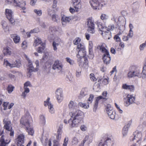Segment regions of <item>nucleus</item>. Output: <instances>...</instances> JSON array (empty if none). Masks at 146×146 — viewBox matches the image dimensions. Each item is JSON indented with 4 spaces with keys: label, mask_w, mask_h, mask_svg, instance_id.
Returning a JSON list of instances; mask_svg holds the SVG:
<instances>
[{
    "label": "nucleus",
    "mask_w": 146,
    "mask_h": 146,
    "mask_svg": "<svg viewBox=\"0 0 146 146\" xmlns=\"http://www.w3.org/2000/svg\"><path fill=\"white\" fill-rule=\"evenodd\" d=\"M70 115L71 117L68 120L70 127L71 128L78 127L83 118V113L80 110H77L75 111L70 112Z\"/></svg>",
    "instance_id": "f257e3e1"
},
{
    "label": "nucleus",
    "mask_w": 146,
    "mask_h": 146,
    "mask_svg": "<svg viewBox=\"0 0 146 146\" xmlns=\"http://www.w3.org/2000/svg\"><path fill=\"white\" fill-rule=\"evenodd\" d=\"M32 120L31 116L27 113L23 116L20 120V124L26 127V130L29 135H33L34 131L32 127L30 126V121Z\"/></svg>",
    "instance_id": "f03ea898"
},
{
    "label": "nucleus",
    "mask_w": 146,
    "mask_h": 146,
    "mask_svg": "<svg viewBox=\"0 0 146 146\" xmlns=\"http://www.w3.org/2000/svg\"><path fill=\"white\" fill-rule=\"evenodd\" d=\"M87 52L86 50H78L76 55L78 63L80 66L84 68L88 66V60L86 57Z\"/></svg>",
    "instance_id": "7ed1b4c3"
},
{
    "label": "nucleus",
    "mask_w": 146,
    "mask_h": 146,
    "mask_svg": "<svg viewBox=\"0 0 146 146\" xmlns=\"http://www.w3.org/2000/svg\"><path fill=\"white\" fill-rule=\"evenodd\" d=\"M96 23L97 25L99 30L102 32L101 35L103 36H106L109 39L111 34L110 31H113L115 29L114 25H110L108 26V27H107L103 26L102 23L99 21H96Z\"/></svg>",
    "instance_id": "20e7f679"
},
{
    "label": "nucleus",
    "mask_w": 146,
    "mask_h": 146,
    "mask_svg": "<svg viewBox=\"0 0 146 146\" xmlns=\"http://www.w3.org/2000/svg\"><path fill=\"white\" fill-rule=\"evenodd\" d=\"M143 75L142 72H141L139 68L135 66H132L130 68L127 75L129 78L137 76L139 78L142 77L143 78Z\"/></svg>",
    "instance_id": "39448f33"
},
{
    "label": "nucleus",
    "mask_w": 146,
    "mask_h": 146,
    "mask_svg": "<svg viewBox=\"0 0 146 146\" xmlns=\"http://www.w3.org/2000/svg\"><path fill=\"white\" fill-rule=\"evenodd\" d=\"M97 48L104 53L103 56L104 63L106 64H109L111 61V57L108 51L102 45H98Z\"/></svg>",
    "instance_id": "423d86ee"
},
{
    "label": "nucleus",
    "mask_w": 146,
    "mask_h": 146,
    "mask_svg": "<svg viewBox=\"0 0 146 146\" xmlns=\"http://www.w3.org/2000/svg\"><path fill=\"white\" fill-rule=\"evenodd\" d=\"M103 0H90V3L94 9H99L105 4L103 2Z\"/></svg>",
    "instance_id": "0eeeda50"
},
{
    "label": "nucleus",
    "mask_w": 146,
    "mask_h": 146,
    "mask_svg": "<svg viewBox=\"0 0 146 146\" xmlns=\"http://www.w3.org/2000/svg\"><path fill=\"white\" fill-rule=\"evenodd\" d=\"M133 135V137H131L130 139L134 142L137 143L139 144L141 143L142 139L141 132L138 131H136L134 132Z\"/></svg>",
    "instance_id": "6e6552de"
},
{
    "label": "nucleus",
    "mask_w": 146,
    "mask_h": 146,
    "mask_svg": "<svg viewBox=\"0 0 146 146\" xmlns=\"http://www.w3.org/2000/svg\"><path fill=\"white\" fill-rule=\"evenodd\" d=\"M4 65L7 67H9L11 68H19L21 66V64L20 61L18 59L16 60L13 63L11 64L6 59H5L4 60Z\"/></svg>",
    "instance_id": "1a4fd4ad"
},
{
    "label": "nucleus",
    "mask_w": 146,
    "mask_h": 146,
    "mask_svg": "<svg viewBox=\"0 0 146 146\" xmlns=\"http://www.w3.org/2000/svg\"><path fill=\"white\" fill-rule=\"evenodd\" d=\"M94 21L92 18H89L87 20V24L88 27V31L90 33L93 34L95 32V24Z\"/></svg>",
    "instance_id": "9d476101"
},
{
    "label": "nucleus",
    "mask_w": 146,
    "mask_h": 146,
    "mask_svg": "<svg viewBox=\"0 0 146 146\" xmlns=\"http://www.w3.org/2000/svg\"><path fill=\"white\" fill-rule=\"evenodd\" d=\"M113 141L110 138L107 137L103 138L99 144L98 146H112Z\"/></svg>",
    "instance_id": "9b49d317"
},
{
    "label": "nucleus",
    "mask_w": 146,
    "mask_h": 146,
    "mask_svg": "<svg viewBox=\"0 0 146 146\" xmlns=\"http://www.w3.org/2000/svg\"><path fill=\"white\" fill-rule=\"evenodd\" d=\"M106 110L107 113L110 118L111 119H115L116 112L113 110V108L110 104H108L106 107Z\"/></svg>",
    "instance_id": "f8f14e48"
},
{
    "label": "nucleus",
    "mask_w": 146,
    "mask_h": 146,
    "mask_svg": "<svg viewBox=\"0 0 146 146\" xmlns=\"http://www.w3.org/2000/svg\"><path fill=\"white\" fill-rule=\"evenodd\" d=\"M135 98L132 95L128 94L126 98H124V104L125 106L127 107L134 102Z\"/></svg>",
    "instance_id": "ddd939ff"
},
{
    "label": "nucleus",
    "mask_w": 146,
    "mask_h": 146,
    "mask_svg": "<svg viewBox=\"0 0 146 146\" xmlns=\"http://www.w3.org/2000/svg\"><path fill=\"white\" fill-rule=\"evenodd\" d=\"M5 13L6 17L10 22L12 24H14L15 20L13 18V12L12 10L7 9H5Z\"/></svg>",
    "instance_id": "4468645a"
},
{
    "label": "nucleus",
    "mask_w": 146,
    "mask_h": 146,
    "mask_svg": "<svg viewBox=\"0 0 146 146\" xmlns=\"http://www.w3.org/2000/svg\"><path fill=\"white\" fill-rule=\"evenodd\" d=\"M7 1L8 4L12 3L15 6H19L22 8L23 10H25L26 9L25 7L26 5L25 1L20 2L16 0H7Z\"/></svg>",
    "instance_id": "2eb2a0df"
},
{
    "label": "nucleus",
    "mask_w": 146,
    "mask_h": 146,
    "mask_svg": "<svg viewBox=\"0 0 146 146\" xmlns=\"http://www.w3.org/2000/svg\"><path fill=\"white\" fill-rule=\"evenodd\" d=\"M61 30V28L57 26H51L49 28V31L51 35V36L50 37L49 36H48L49 39L51 40L53 37V34Z\"/></svg>",
    "instance_id": "dca6fc26"
},
{
    "label": "nucleus",
    "mask_w": 146,
    "mask_h": 146,
    "mask_svg": "<svg viewBox=\"0 0 146 146\" xmlns=\"http://www.w3.org/2000/svg\"><path fill=\"white\" fill-rule=\"evenodd\" d=\"M62 132V129L60 128H59L57 131V135L56 137V139L53 141V146H60L59 142L61 139Z\"/></svg>",
    "instance_id": "f3484780"
},
{
    "label": "nucleus",
    "mask_w": 146,
    "mask_h": 146,
    "mask_svg": "<svg viewBox=\"0 0 146 146\" xmlns=\"http://www.w3.org/2000/svg\"><path fill=\"white\" fill-rule=\"evenodd\" d=\"M63 66L62 63L58 60L55 61L52 66V68L56 70L59 72H61Z\"/></svg>",
    "instance_id": "a211bd4d"
},
{
    "label": "nucleus",
    "mask_w": 146,
    "mask_h": 146,
    "mask_svg": "<svg viewBox=\"0 0 146 146\" xmlns=\"http://www.w3.org/2000/svg\"><path fill=\"white\" fill-rule=\"evenodd\" d=\"M55 96L59 103L62 102L63 99L62 91L61 89H57L55 92Z\"/></svg>",
    "instance_id": "6ab92c4d"
},
{
    "label": "nucleus",
    "mask_w": 146,
    "mask_h": 146,
    "mask_svg": "<svg viewBox=\"0 0 146 146\" xmlns=\"http://www.w3.org/2000/svg\"><path fill=\"white\" fill-rule=\"evenodd\" d=\"M72 3L73 7L76 9V12L80 10L82 8L81 0H72Z\"/></svg>",
    "instance_id": "aec40b11"
},
{
    "label": "nucleus",
    "mask_w": 146,
    "mask_h": 146,
    "mask_svg": "<svg viewBox=\"0 0 146 146\" xmlns=\"http://www.w3.org/2000/svg\"><path fill=\"white\" fill-rule=\"evenodd\" d=\"M89 94V90L87 88H83L81 90L79 95L78 96V98L81 99L86 97Z\"/></svg>",
    "instance_id": "412c9836"
},
{
    "label": "nucleus",
    "mask_w": 146,
    "mask_h": 146,
    "mask_svg": "<svg viewBox=\"0 0 146 146\" xmlns=\"http://www.w3.org/2000/svg\"><path fill=\"white\" fill-rule=\"evenodd\" d=\"M24 135L22 134L19 135L16 139L17 145L18 146H21L24 143Z\"/></svg>",
    "instance_id": "4be33fe9"
},
{
    "label": "nucleus",
    "mask_w": 146,
    "mask_h": 146,
    "mask_svg": "<svg viewBox=\"0 0 146 146\" xmlns=\"http://www.w3.org/2000/svg\"><path fill=\"white\" fill-rule=\"evenodd\" d=\"M3 123L4 124V128L8 131H10L12 129L11 126V121L7 118H5L3 120Z\"/></svg>",
    "instance_id": "5701e85b"
},
{
    "label": "nucleus",
    "mask_w": 146,
    "mask_h": 146,
    "mask_svg": "<svg viewBox=\"0 0 146 146\" xmlns=\"http://www.w3.org/2000/svg\"><path fill=\"white\" fill-rule=\"evenodd\" d=\"M10 141V139L5 140L4 138L3 135H2L0 138V146H7Z\"/></svg>",
    "instance_id": "b1692460"
},
{
    "label": "nucleus",
    "mask_w": 146,
    "mask_h": 146,
    "mask_svg": "<svg viewBox=\"0 0 146 146\" xmlns=\"http://www.w3.org/2000/svg\"><path fill=\"white\" fill-rule=\"evenodd\" d=\"M93 48V44L92 41H89L88 48L89 56L90 58H92L94 57Z\"/></svg>",
    "instance_id": "393cba45"
},
{
    "label": "nucleus",
    "mask_w": 146,
    "mask_h": 146,
    "mask_svg": "<svg viewBox=\"0 0 146 146\" xmlns=\"http://www.w3.org/2000/svg\"><path fill=\"white\" fill-rule=\"evenodd\" d=\"M101 99H103L105 100H107V99H106L105 98L103 97L102 96H99L97 97L96 98L95 104L94 105L93 108V111L94 112H95L96 111L98 107L99 101Z\"/></svg>",
    "instance_id": "a878e982"
},
{
    "label": "nucleus",
    "mask_w": 146,
    "mask_h": 146,
    "mask_svg": "<svg viewBox=\"0 0 146 146\" xmlns=\"http://www.w3.org/2000/svg\"><path fill=\"white\" fill-rule=\"evenodd\" d=\"M11 37L13 39L14 42L15 44H18L20 41V36L17 34H11Z\"/></svg>",
    "instance_id": "bb28decb"
},
{
    "label": "nucleus",
    "mask_w": 146,
    "mask_h": 146,
    "mask_svg": "<svg viewBox=\"0 0 146 146\" xmlns=\"http://www.w3.org/2000/svg\"><path fill=\"white\" fill-rule=\"evenodd\" d=\"M70 20L71 19L69 17H66L65 15L63 16L61 18L62 25L63 26L65 27L66 23H68Z\"/></svg>",
    "instance_id": "cd10ccee"
},
{
    "label": "nucleus",
    "mask_w": 146,
    "mask_h": 146,
    "mask_svg": "<svg viewBox=\"0 0 146 146\" xmlns=\"http://www.w3.org/2000/svg\"><path fill=\"white\" fill-rule=\"evenodd\" d=\"M131 124L128 123L126 125L123 127L122 131V133L123 136H126L127 133L129 128V127Z\"/></svg>",
    "instance_id": "c85d7f7f"
},
{
    "label": "nucleus",
    "mask_w": 146,
    "mask_h": 146,
    "mask_svg": "<svg viewBox=\"0 0 146 146\" xmlns=\"http://www.w3.org/2000/svg\"><path fill=\"white\" fill-rule=\"evenodd\" d=\"M3 53L5 55H10L11 54V48L9 46H7L4 48Z\"/></svg>",
    "instance_id": "c756f323"
},
{
    "label": "nucleus",
    "mask_w": 146,
    "mask_h": 146,
    "mask_svg": "<svg viewBox=\"0 0 146 146\" xmlns=\"http://www.w3.org/2000/svg\"><path fill=\"white\" fill-rule=\"evenodd\" d=\"M40 123L42 126L45 125L46 123L45 117L44 115H40Z\"/></svg>",
    "instance_id": "7c9ffc66"
},
{
    "label": "nucleus",
    "mask_w": 146,
    "mask_h": 146,
    "mask_svg": "<svg viewBox=\"0 0 146 146\" xmlns=\"http://www.w3.org/2000/svg\"><path fill=\"white\" fill-rule=\"evenodd\" d=\"M38 68H35L33 66H29V68L28 69L29 70L28 72L27 73V76H29V77H30L31 75V73L32 72H36L38 70Z\"/></svg>",
    "instance_id": "2f4dec72"
},
{
    "label": "nucleus",
    "mask_w": 146,
    "mask_h": 146,
    "mask_svg": "<svg viewBox=\"0 0 146 146\" xmlns=\"http://www.w3.org/2000/svg\"><path fill=\"white\" fill-rule=\"evenodd\" d=\"M52 18L53 21L56 22H58L60 21V16L56 14H53L52 15Z\"/></svg>",
    "instance_id": "473e14b6"
},
{
    "label": "nucleus",
    "mask_w": 146,
    "mask_h": 146,
    "mask_svg": "<svg viewBox=\"0 0 146 146\" xmlns=\"http://www.w3.org/2000/svg\"><path fill=\"white\" fill-rule=\"evenodd\" d=\"M42 43V42L40 38H37L35 40L33 45L34 46L36 47L39 44L41 45Z\"/></svg>",
    "instance_id": "72a5a7b5"
},
{
    "label": "nucleus",
    "mask_w": 146,
    "mask_h": 146,
    "mask_svg": "<svg viewBox=\"0 0 146 146\" xmlns=\"http://www.w3.org/2000/svg\"><path fill=\"white\" fill-rule=\"evenodd\" d=\"M45 48V44L42 43L37 49V51L38 53H42Z\"/></svg>",
    "instance_id": "f704fd0d"
},
{
    "label": "nucleus",
    "mask_w": 146,
    "mask_h": 146,
    "mask_svg": "<svg viewBox=\"0 0 146 146\" xmlns=\"http://www.w3.org/2000/svg\"><path fill=\"white\" fill-rule=\"evenodd\" d=\"M15 87L11 84L9 85L7 88V90L9 94H11L13 90Z\"/></svg>",
    "instance_id": "c9c22d12"
},
{
    "label": "nucleus",
    "mask_w": 146,
    "mask_h": 146,
    "mask_svg": "<svg viewBox=\"0 0 146 146\" xmlns=\"http://www.w3.org/2000/svg\"><path fill=\"white\" fill-rule=\"evenodd\" d=\"M143 75V79H145L146 76V62L144 64L143 68V70L142 71Z\"/></svg>",
    "instance_id": "e433bc0d"
},
{
    "label": "nucleus",
    "mask_w": 146,
    "mask_h": 146,
    "mask_svg": "<svg viewBox=\"0 0 146 146\" xmlns=\"http://www.w3.org/2000/svg\"><path fill=\"white\" fill-rule=\"evenodd\" d=\"M50 98H48L46 101H44V105L45 107L48 106L49 107V106L52 104L50 102Z\"/></svg>",
    "instance_id": "4c0bfd02"
},
{
    "label": "nucleus",
    "mask_w": 146,
    "mask_h": 146,
    "mask_svg": "<svg viewBox=\"0 0 146 146\" xmlns=\"http://www.w3.org/2000/svg\"><path fill=\"white\" fill-rule=\"evenodd\" d=\"M77 48L78 50H86V47L83 44L81 43L77 46Z\"/></svg>",
    "instance_id": "58836bf2"
},
{
    "label": "nucleus",
    "mask_w": 146,
    "mask_h": 146,
    "mask_svg": "<svg viewBox=\"0 0 146 146\" xmlns=\"http://www.w3.org/2000/svg\"><path fill=\"white\" fill-rule=\"evenodd\" d=\"M81 39L79 37H76L75 39L73 40V43L74 45H78L80 44H81L80 43Z\"/></svg>",
    "instance_id": "ea45409f"
},
{
    "label": "nucleus",
    "mask_w": 146,
    "mask_h": 146,
    "mask_svg": "<svg viewBox=\"0 0 146 146\" xmlns=\"http://www.w3.org/2000/svg\"><path fill=\"white\" fill-rule=\"evenodd\" d=\"M93 89L96 92L99 91L100 89L99 84V83H95Z\"/></svg>",
    "instance_id": "a19ab883"
},
{
    "label": "nucleus",
    "mask_w": 146,
    "mask_h": 146,
    "mask_svg": "<svg viewBox=\"0 0 146 146\" xmlns=\"http://www.w3.org/2000/svg\"><path fill=\"white\" fill-rule=\"evenodd\" d=\"M68 107L69 109L71 110H73L75 108V105L74 104V102L73 101L71 100L68 104Z\"/></svg>",
    "instance_id": "79ce46f5"
},
{
    "label": "nucleus",
    "mask_w": 146,
    "mask_h": 146,
    "mask_svg": "<svg viewBox=\"0 0 146 146\" xmlns=\"http://www.w3.org/2000/svg\"><path fill=\"white\" fill-rule=\"evenodd\" d=\"M109 16L105 14L102 13L100 16V18L102 20H106L109 18Z\"/></svg>",
    "instance_id": "37998d69"
},
{
    "label": "nucleus",
    "mask_w": 146,
    "mask_h": 146,
    "mask_svg": "<svg viewBox=\"0 0 146 146\" xmlns=\"http://www.w3.org/2000/svg\"><path fill=\"white\" fill-rule=\"evenodd\" d=\"M78 142V138L75 137L73 138L72 141V145H77Z\"/></svg>",
    "instance_id": "c03bdc74"
},
{
    "label": "nucleus",
    "mask_w": 146,
    "mask_h": 146,
    "mask_svg": "<svg viewBox=\"0 0 146 146\" xmlns=\"http://www.w3.org/2000/svg\"><path fill=\"white\" fill-rule=\"evenodd\" d=\"M33 11L38 16H40L42 15V11L41 10L35 9Z\"/></svg>",
    "instance_id": "a18cd8bd"
},
{
    "label": "nucleus",
    "mask_w": 146,
    "mask_h": 146,
    "mask_svg": "<svg viewBox=\"0 0 146 146\" xmlns=\"http://www.w3.org/2000/svg\"><path fill=\"white\" fill-rule=\"evenodd\" d=\"M48 144V146H51V141L50 139L48 140V139L46 138L44 143H43V144L45 146H46Z\"/></svg>",
    "instance_id": "49530a36"
},
{
    "label": "nucleus",
    "mask_w": 146,
    "mask_h": 146,
    "mask_svg": "<svg viewBox=\"0 0 146 146\" xmlns=\"http://www.w3.org/2000/svg\"><path fill=\"white\" fill-rule=\"evenodd\" d=\"M49 112L51 114H53L55 112V110L53 108V106L52 104L50 106L48 107Z\"/></svg>",
    "instance_id": "de8ad7c7"
},
{
    "label": "nucleus",
    "mask_w": 146,
    "mask_h": 146,
    "mask_svg": "<svg viewBox=\"0 0 146 146\" xmlns=\"http://www.w3.org/2000/svg\"><path fill=\"white\" fill-rule=\"evenodd\" d=\"M78 106L84 108H88L89 107V105L87 106L85 103L80 102L78 104Z\"/></svg>",
    "instance_id": "09e8293b"
},
{
    "label": "nucleus",
    "mask_w": 146,
    "mask_h": 146,
    "mask_svg": "<svg viewBox=\"0 0 146 146\" xmlns=\"http://www.w3.org/2000/svg\"><path fill=\"white\" fill-rule=\"evenodd\" d=\"M146 46V41L144 43L140 44L139 46V49L141 51L143 50Z\"/></svg>",
    "instance_id": "8fccbe9b"
},
{
    "label": "nucleus",
    "mask_w": 146,
    "mask_h": 146,
    "mask_svg": "<svg viewBox=\"0 0 146 146\" xmlns=\"http://www.w3.org/2000/svg\"><path fill=\"white\" fill-rule=\"evenodd\" d=\"M66 61L68 63H69L71 65H72L74 63V61L73 60L71 59L69 57L66 58Z\"/></svg>",
    "instance_id": "3c124183"
},
{
    "label": "nucleus",
    "mask_w": 146,
    "mask_h": 146,
    "mask_svg": "<svg viewBox=\"0 0 146 146\" xmlns=\"http://www.w3.org/2000/svg\"><path fill=\"white\" fill-rule=\"evenodd\" d=\"M90 79L92 81H95L97 80V78L95 77V75L94 74H91L90 75Z\"/></svg>",
    "instance_id": "603ef678"
},
{
    "label": "nucleus",
    "mask_w": 146,
    "mask_h": 146,
    "mask_svg": "<svg viewBox=\"0 0 146 146\" xmlns=\"http://www.w3.org/2000/svg\"><path fill=\"white\" fill-rule=\"evenodd\" d=\"M9 104V102H4L3 104V110H6L7 109V106Z\"/></svg>",
    "instance_id": "864d4df0"
},
{
    "label": "nucleus",
    "mask_w": 146,
    "mask_h": 146,
    "mask_svg": "<svg viewBox=\"0 0 146 146\" xmlns=\"http://www.w3.org/2000/svg\"><path fill=\"white\" fill-rule=\"evenodd\" d=\"M94 98V96L93 95L90 94V97L88 99V103H91L93 101V100Z\"/></svg>",
    "instance_id": "5fc2aeb1"
},
{
    "label": "nucleus",
    "mask_w": 146,
    "mask_h": 146,
    "mask_svg": "<svg viewBox=\"0 0 146 146\" xmlns=\"http://www.w3.org/2000/svg\"><path fill=\"white\" fill-rule=\"evenodd\" d=\"M59 45L58 43H56L55 42H53L52 43V46L53 50L55 51L57 50V46Z\"/></svg>",
    "instance_id": "6e6d98bb"
},
{
    "label": "nucleus",
    "mask_w": 146,
    "mask_h": 146,
    "mask_svg": "<svg viewBox=\"0 0 146 146\" xmlns=\"http://www.w3.org/2000/svg\"><path fill=\"white\" fill-rule=\"evenodd\" d=\"M68 141V138L67 137H66L64 138L63 146H67Z\"/></svg>",
    "instance_id": "4d7b16f0"
},
{
    "label": "nucleus",
    "mask_w": 146,
    "mask_h": 146,
    "mask_svg": "<svg viewBox=\"0 0 146 146\" xmlns=\"http://www.w3.org/2000/svg\"><path fill=\"white\" fill-rule=\"evenodd\" d=\"M114 39L117 42H120L121 41L120 38L117 35H116L114 36Z\"/></svg>",
    "instance_id": "13d9d810"
},
{
    "label": "nucleus",
    "mask_w": 146,
    "mask_h": 146,
    "mask_svg": "<svg viewBox=\"0 0 146 146\" xmlns=\"http://www.w3.org/2000/svg\"><path fill=\"white\" fill-rule=\"evenodd\" d=\"M31 87L32 85L30 82L29 81H27L25 82L24 84V87L27 88V87Z\"/></svg>",
    "instance_id": "bf43d9fd"
},
{
    "label": "nucleus",
    "mask_w": 146,
    "mask_h": 146,
    "mask_svg": "<svg viewBox=\"0 0 146 146\" xmlns=\"http://www.w3.org/2000/svg\"><path fill=\"white\" fill-rule=\"evenodd\" d=\"M21 47L23 49H26L27 47V42L26 41H23L21 44Z\"/></svg>",
    "instance_id": "052dcab7"
},
{
    "label": "nucleus",
    "mask_w": 146,
    "mask_h": 146,
    "mask_svg": "<svg viewBox=\"0 0 146 146\" xmlns=\"http://www.w3.org/2000/svg\"><path fill=\"white\" fill-rule=\"evenodd\" d=\"M81 130L82 131H85L87 130V127L86 126L84 125H82L80 127Z\"/></svg>",
    "instance_id": "680f3d73"
},
{
    "label": "nucleus",
    "mask_w": 146,
    "mask_h": 146,
    "mask_svg": "<svg viewBox=\"0 0 146 146\" xmlns=\"http://www.w3.org/2000/svg\"><path fill=\"white\" fill-rule=\"evenodd\" d=\"M109 81L108 78L104 79L102 81V83L105 85L108 84L109 83Z\"/></svg>",
    "instance_id": "e2e57ef3"
},
{
    "label": "nucleus",
    "mask_w": 146,
    "mask_h": 146,
    "mask_svg": "<svg viewBox=\"0 0 146 146\" xmlns=\"http://www.w3.org/2000/svg\"><path fill=\"white\" fill-rule=\"evenodd\" d=\"M54 11L52 9H48V14L50 16L51 15L53 14Z\"/></svg>",
    "instance_id": "0e129e2a"
},
{
    "label": "nucleus",
    "mask_w": 146,
    "mask_h": 146,
    "mask_svg": "<svg viewBox=\"0 0 146 146\" xmlns=\"http://www.w3.org/2000/svg\"><path fill=\"white\" fill-rule=\"evenodd\" d=\"M135 89L134 86L133 85H129L128 87V89L129 91L131 92H133Z\"/></svg>",
    "instance_id": "69168bd1"
},
{
    "label": "nucleus",
    "mask_w": 146,
    "mask_h": 146,
    "mask_svg": "<svg viewBox=\"0 0 146 146\" xmlns=\"http://www.w3.org/2000/svg\"><path fill=\"white\" fill-rule=\"evenodd\" d=\"M61 41V39L59 37H56L55 38L54 41L53 42H55L56 43H59Z\"/></svg>",
    "instance_id": "338daca9"
},
{
    "label": "nucleus",
    "mask_w": 146,
    "mask_h": 146,
    "mask_svg": "<svg viewBox=\"0 0 146 146\" xmlns=\"http://www.w3.org/2000/svg\"><path fill=\"white\" fill-rule=\"evenodd\" d=\"M81 70H77L76 72V76L77 77H79L81 75Z\"/></svg>",
    "instance_id": "774afa93"
}]
</instances>
